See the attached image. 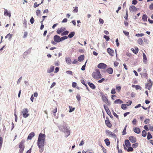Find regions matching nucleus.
<instances>
[{"label": "nucleus", "instance_id": "obj_1", "mask_svg": "<svg viewBox=\"0 0 153 153\" xmlns=\"http://www.w3.org/2000/svg\"><path fill=\"white\" fill-rule=\"evenodd\" d=\"M45 137V134L41 133L39 134L37 142V145L39 148H44Z\"/></svg>", "mask_w": 153, "mask_h": 153}, {"label": "nucleus", "instance_id": "obj_2", "mask_svg": "<svg viewBox=\"0 0 153 153\" xmlns=\"http://www.w3.org/2000/svg\"><path fill=\"white\" fill-rule=\"evenodd\" d=\"M92 77L96 79H99L102 77V75L100 74L99 69H97L92 74Z\"/></svg>", "mask_w": 153, "mask_h": 153}, {"label": "nucleus", "instance_id": "obj_3", "mask_svg": "<svg viewBox=\"0 0 153 153\" xmlns=\"http://www.w3.org/2000/svg\"><path fill=\"white\" fill-rule=\"evenodd\" d=\"M60 130L64 132L65 134V137H67L70 134V131L65 126L59 127Z\"/></svg>", "mask_w": 153, "mask_h": 153}, {"label": "nucleus", "instance_id": "obj_4", "mask_svg": "<svg viewBox=\"0 0 153 153\" xmlns=\"http://www.w3.org/2000/svg\"><path fill=\"white\" fill-rule=\"evenodd\" d=\"M25 141L24 140H22L19 143V147L20 149L18 153H23L25 149Z\"/></svg>", "mask_w": 153, "mask_h": 153}, {"label": "nucleus", "instance_id": "obj_5", "mask_svg": "<svg viewBox=\"0 0 153 153\" xmlns=\"http://www.w3.org/2000/svg\"><path fill=\"white\" fill-rule=\"evenodd\" d=\"M28 110L27 108H24L22 110V113L24 117L26 118L29 115V114L28 113Z\"/></svg>", "mask_w": 153, "mask_h": 153}, {"label": "nucleus", "instance_id": "obj_6", "mask_svg": "<svg viewBox=\"0 0 153 153\" xmlns=\"http://www.w3.org/2000/svg\"><path fill=\"white\" fill-rule=\"evenodd\" d=\"M105 133L108 136L113 137L114 138H116V135L109 130H106L105 131Z\"/></svg>", "mask_w": 153, "mask_h": 153}, {"label": "nucleus", "instance_id": "obj_7", "mask_svg": "<svg viewBox=\"0 0 153 153\" xmlns=\"http://www.w3.org/2000/svg\"><path fill=\"white\" fill-rule=\"evenodd\" d=\"M107 65L103 63H101L99 64L98 65L97 67L100 69H105L106 68Z\"/></svg>", "mask_w": 153, "mask_h": 153}, {"label": "nucleus", "instance_id": "obj_8", "mask_svg": "<svg viewBox=\"0 0 153 153\" xmlns=\"http://www.w3.org/2000/svg\"><path fill=\"white\" fill-rule=\"evenodd\" d=\"M150 83H147L146 84L145 88L146 89H148L149 90H150L151 88V87L152 85V82L150 79L149 80Z\"/></svg>", "mask_w": 153, "mask_h": 153}, {"label": "nucleus", "instance_id": "obj_9", "mask_svg": "<svg viewBox=\"0 0 153 153\" xmlns=\"http://www.w3.org/2000/svg\"><path fill=\"white\" fill-rule=\"evenodd\" d=\"M60 37L57 35H55L53 37L54 40L56 42L59 43L60 42Z\"/></svg>", "mask_w": 153, "mask_h": 153}, {"label": "nucleus", "instance_id": "obj_10", "mask_svg": "<svg viewBox=\"0 0 153 153\" xmlns=\"http://www.w3.org/2000/svg\"><path fill=\"white\" fill-rule=\"evenodd\" d=\"M129 10L131 12H136L137 10V8L134 5L131 6L130 7Z\"/></svg>", "mask_w": 153, "mask_h": 153}, {"label": "nucleus", "instance_id": "obj_11", "mask_svg": "<svg viewBox=\"0 0 153 153\" xmlns=\"http://www.w3.org/2000/svg\"><path fill=\"white\" fill-rule=\"evenodd\" d=\"M129 139L130 141L132 143H135L137 141V140L136 138L133 136L129 137Z\"/></svg>", "mask_w": 153, "mask_h": 153}, {"label": "nucleus", "instance_id": "obj_12", "mask_svg": "<svg viewBox=\"0 0 153 153\" xmlns=\"http://www.w3.org/2000/svg\"><path fill=\"white\" fill-rule=\"evenodd\" d=\"M107 52L111 56H113L114 54V51L110 48H108L107 49Z\"/></svg>", "mask_w": 153, "mask_h": 153}, {"label": "nucleus", "instance_id": "obj_13", "mask_svg": "<svg viewBox=\"0 0 153 153\" xmlns=\"http://www.w3.org/2000/svg\"><path fill=\"white\" fill-rule=\"evenodd\" d=\"M65 30V27H62L60 28H59L57 29L56 31V33L58 34H59L61 33H62Z\"/></svg>", "mask_w": 153, "mask_h": 153}, {"label": "nucleus", "instance_id": "obj_14", "mask_svg": "<svg viewBox=\"0 0 153 153\" xmlns=\"http://www.w3.org/2000/svg\"><path fill=\"white\" fill-rule=\"evenodd\" d=\"M4 16H8L9 17H10L11 15V13L10 12H8L7 9H4Z\"/></svg>", "mask_w": 153, "mask_h": 153}, {"label": "nucleus", "instance_id": "obj_15", "mask_svg": "<svg viewBox=\"0 0 153 153\" xmlns=\"http://www.w3.org/2000/svg\"><path fill=\"white\" fill-rule=\"evenodd\" d=\"M134 131L135 133L139 134L140 133V129L137 127H135L134 128Z\"/></svg>", "mask_w": 153, "mask_h": 153}, {"label": "nucleus", "instance_id": "obj_16", "mask_svg": "<svg viewBox=\"0 0 153 153\" xmlns=\"http://www.w3.org/2000/svg\"><path fill=\"white\" fill-rule=\"evenodd\" d=\"M35 134L34 132H32L30 133L28 135L27 139L31 140L32 138L34 136Z\"/></svg>", "mask_w": 153, "mask_h": 153}, {"label": "nucleus", "instance_id": "obj_17", "mask_svg": "<svg viewBox=\"0 0 153 153\" xmlns=\"http://www.w3.org/2000/svg\"><path fill=\"white\" fill-rule=\"evenodd\" d=\"M105 123L106 126L109 128H111L112 126L111 124L110 123L109 120H106Z\"/></svg>", "mask_w": 153, "mask_h": 153}, {"label": "nucleus", "instance_id": "obj_18", "mask_svg": "<svg viewBox=\"0 0 153 153\" xmlns=\"http://www.w3.org/2000/svg\"><path fill=\"white\" fill-rule=\"evenodd\" d=\"M31 48H29L28 49L27 51L25 52L23 54V57L24 58H25L27 55V54L31 52Z\"/></svg>", "mask_w": 153, "mask_h": 153}, {"label": "nucleus", "instance_id": "obj_19", "mask_svg": "<svg viewBox=\"0 0 153 153\" xmlns=\"http://www.w3.org/2000/svg\"><path fill=\"white\" fill-rule=\"evenodd\" d=\"M143 62L144 63L146 64L147 61V58L144 53H143Z\"/></svg>", "mask_w": 153, "mask_h": 153}, {"label": "nucleus", "instance_id": "obj_20", "mask_svg": "<svg viewBox=\"0 0 153 153\" xmlns=\"http://www.w3.org/2000/svg\"><path fill=\"white\" fill-rule=\"evenodd\" d=\"M125 143L126 146L128 147L131 146V144L128 140H126L125 141Z\"/></svg>", "mask_w": 153, "mask_h": 153}, {"label": "nucleus", "instance_id": "obj_21", "mask_svg": "<svg viewBox=\"0 0 153 153\" xmlns=\"http://www.w3.org/2000/svg\"><path fill=\"white\" fill-rule=\"evenodd\" d=\"M123 146L125 150H127L128 152H132L134 150L133 148L130 146L128 147V149H127V148L125 146L124 144H123Z\"/></svg>", "mask_w": 153, "mask_h": 153}, {"label": "nucleus", "instance_id": "obj_22", "mask_svg": "<svg viewBox=\"0 0 153 153\" xmlns=\"http://www.w3.org/2000/svg\"><path fill=\"white\" fill-rule=\"evenodd\" d=\"M65 61L66 63L68 65L71 64V61L70 58L69 57L65 58Z\"/></svg>", "mask_w": 153, "mask_h": 153}, {"label": "nucleus", "instance_id": "obj_23", "mask_svg": "<svg viewBox=\"0 0 153 153\" xmlns=\"http://www.w3.org/2000/svg\"><path fill=\"white\" fill-rule=\"evenodd\" d=\"M88 84L90 87L92 89H95L96 88L95 86L93 83H91L90 82H88Z\"/></svg>", "mask_w": 153, "mask_h": 153}, {"label": "nucleus", "instance_id": "obj_24", "mask_svg": "<svg viewBox=\"0 0 153 153\" xmlns=\"http://www.w3.org/2000/svg\"><path fill=\"white\" fill-rule=\"evenodd\" d=\"M131 50L135 54H137L138 52V49L137 47L134 48H132Z\"/></svg>", "mask_w": 153, "mask_h": 153}, {"label": "nucleus", "instance_id": "obj_25", "mask_svg": "<svg viewBox=\"0 0 153 153\" xmlns=\"http://www.w3.org/2000/svg\"><path fill=\"white\" fill-rule=\"evenodd\" d=\"M84 55H81L79 56L78 58V60L79 62H82V61L84 59Z\"/></svg>", "mask_w": 153, "mask_h": 153}, {"label": "nucleus", "instance_id": "obj_26", "mask_svg": "<svg viewBox=\"0 0 153 153\" xmlns=\"http://www.w3.org/2000/svg\"><path fill=\"white\" fill-rule=\"evenodd\" d=\"M54 69V66H51L50 68L48 69L47 70V72L48 73H50L53 71Z\"/></svg>", "mask_w": 153, "mask_h": 153}, {"label": "nucleus", "instance_id": "obj_27", "mask_svg": "<svg viewBox=\"0 0 153 153\" xmlns=\"http://www.w3.org/2000/svg\"><path fill=\"white\" fill-rule=\"evenodd\" d=\"M106 71L109 74H111L113 72V69L112 68H110L107 69Z\"/></svg>", "mask_w": 153, "mask_h": 153}, {"label": "nucleus", "instance_id": "obj_28", "mask_svg": "<svg viewBox=\"0 0 153 153\" xmlns=\"http://www.w3.org/2000/svg\"><path fill=\"white\" fill-rule=\"evenodd\" d=\"M147 16L146 14H143L142 16V20L143 22H147Z\"/></svg>", "mask_w": 153, "mask_h": 153}, {"label": "nucleus", "instance_id": "obj_29", "mask_svg": "<svg viewBox=\"0 0 153 153\" xmlns=\"http://www.w3.org/2000/svg\"><path fill=\"white\" fill-rule=\"evenodd\" d=\"M123 101L120 99L116 100L114 101V103L115 104H121L123 103Z\"/></svg>", "mask_w": 153, "mask_h": 153}, {"label": "nucleus", "instance_id": "obj_30", "mask_svg": "<svg viewBox=\"0 0 153 153\" xmlns=\"http://www.w3.org/2000/svg\"><path fill=\"white\" fill-rule=\"evenodd\" d=\"M107 146H108L110 145V142L108 138H106L104 140Z\"/></svg>", "mask_w": 153, "mask_h": 153}, {"label": "nucleus", "instance_id": "obj_31", "mask_svg": "<svg viewBox=\"0 0 153 153\" xmlns=\"http://www.w3.org/2000/svg\"><path fill=\"white\" fill-rule=\"evenodd\" d=\"M137 42L140 45H142L143 44V42L141 38H140L138 39Z\"/></svg>", "mask_w": 153, "mask_h": 153}, {"label": "nucleus", "instance_id": "obj_32", "mask_svg": "<svg viewBox=\"0 0 153 153\" xmlns=\"http://www.w3.org/2000/svg\"><path fill=\"white\" fill-rule=\"evenodd\" d=\"M75 34V33L74 32H71L69 33L68 37L70 38H71Z\"/></svg>", "mask_w": 153, "mask_h": 153}, {"label": "nucleus", "instance_id": "obj_33", "mask_svg": "<svg viewBox=\"0 0 153 153\" xmlns=\"http://www.w3.org/2000/svg\"><path fill=\"white\" fill-rule=\"evenodd\" d=\"M12 35L10 34V33L7 34L5 36V38L6 39L7 38H8V39L9 40H10L11 38L12 37Z\"/></svg>", "mask_w": 153, "mask_h": 153}, {"label": "nucleus", "instance_id": "obj_34", "mask_svg": "<svg viewBox=\"0 0 153 153\" xmlns=\"http://www.w3.org/2000/svg\"><path fill=\"white\" fill-rule=\"evenodd\" d=\"M127 125H126L124 128L122 132V133H123L122 134L123 135H125L126 134V127H127Z\"/></svg>", "mask_w": 153, "mask_h": 153}, {"label": "nucleus", "instance_id": "obj_35", "mask_svg": "<svg viewBox=\"0 0 153 153\" xmlns=\"http://www.w3.org/2000/svg\"><path fill=\"white\" fill-rule=\"evenodd\" d=\"M69 33V31L68 30H65L64 31H63L61 35V36H66Z\"/></svg>", "mask_w": 153, "mask_h": 153}, {"label": "nucleus", "instance_id": "obj_36", "mask_svg": "<svg viewBox=\"0 0 153 153\" xmlns=\"http://www.w3.org/2000/svg\"><path fill=\"white\" fill-rule=\"evenodd\" d=\"M68 38V37L66 36H62L61 37H60V42H62L65 39H67Z\"/></svg>", "mask_w": 153, "mask_h": 153}, {"label": "nucleus", "instance_id": "obj_37", "mask_svg": "<svg viewBox=\"0 0 153 153\" xmlns=\"http://www.w3.org/2000/svg\"><path fill=\"white\" fill-rule=\"evenodd\" d=\"M152 138V136L150 132H148L147 133V139L148 140H149Z\"/></svg>", "mask_w": 153, "mask_h": 153}, {"label": "nucleus", "instance_id": "obj_38", "mask_svg": "<svg viewBox=\"0 0 153 153\" xmlns=\"http://www.w3.org/2000/svg\"><path fill=\"white\" fill-rule=\"evenodd\" d=\"M146 134H147V132H146V131L145 130H143L142 132V136L143 137H145L146 136Z\"/></svg>", "mask_w": 153, "mask_h": 153}, {"label": "nucleus", "instance_id": "obj_39", "mask_svg": "<svg viewBox=\"0 0 153 153\" xmlns=\"http://www.w3.org/2000/svg\"><path fill=\"white\" fill-rule=\"evenodd\" d=\"M127 104H122L121 106V108L123 110H125L126 108Z\"/></svg>", "mask_w": 153, "mask_h": 153}, {"label": "nucleus", "instance_id": "obj_40", "mask_svg": "<svg viewBox=\"0 0 153 153\" xmlns=\"http://www.w3.org/2000/svg\"><path fill=\"white\" fill-rule=\"evenodd\" d=\"M69 108H70V110H69V112H72L75 109V108H72V107L71 106H69Z\"/></svg>", "mask_w": 153, "mask_h": 153}, {"label": "nucleus", "instance_id": "obj_41", "mask_svg": "<svg viewBox=\"0 0 153 153\" xmlns=\"http://www.w3.org/2000/svg\"><path fill=\"white\" fill-rule=\"evenodd\" d=\"M138 145V143H135L132 145V146L133 148H136Z\"/></svg>", "mask_w": 153, "mask_h": 153}, {"label": "nucleus", "instance_id": "obj_42", "mask_svg": "<svg viewBox=\"0 0 153 153\" xmlns=\"http://www.w3.org/2000/svg\"><path fill=\"white\" fill-rule=\"evenodd\" d=\"M102 100L103 101L105 102H108V100L107 98L104 96L102 97Z\"/></svg>", "mask_w": 153, "mask_h": 153}, {"label": "nucleus", "instance_id": "obj_43", "mask_svg": "<svg viewBox=\"0 0 153 153\" xmlns=\"http://www.w3.org/2000/svg\"><path fill=\"white\" fill-rule=\"evenodd\" d=\"M144 34L143 33H140V34L138 33V34H136L135 35V36H137V37H139V36L141 37V36H144Z\"/></svg>", "mask_w": 153, "mask_h": 153}, {"label": "nucleus", "instance_id": "obj_44", "mask_svg": "<svg viewBox=\"0 0 153 153\" xmlns=\"http://www.w3.org/2000/svg\"><path fill=\"white\" fill-rule=\"evenodd\" d=\"M126 16H124V18L126 20H127L128 19V11L127 9L126 10Z\"/></svg>", "mask_w": 153, "mask_h": 153}, {"label": "nucleus", "instance_id": "obj_45", "mask_svg": "<svg viewBox=\"0 0 153 153\" xmlns=\"http://www.w3.org/2000/svg\"><path fill=\"white\" fill-rule=\"evenodd\" d=\"M27 21L25 19H24L23 20V24L24 25L25 27H26L27 26Z\"/></svg>", "mask_w": 153, "mask_h": 153}, {"label": "nucleus", "instance_id": "obj_46", "mask_svg": "<svg viewBox=\"0 0 153 153\" xmlns=\"http://www.w3.org/2000/svg\"><path fill=\"white\" fill-rule=\"evenodd\" d=\"M87 60L86 61V62H85V64L82 66V68H81V70H82V71H84L85 70V66H86V64L87 63Z\"/></svg>", "mask_w": 153, "mask_h": 153}, {"label": "nucleus", "instance_id": "obj_47", "mask_svg": "<svg viewBox=\"0 0 153 153\" xmlns=\"http://www.w3.org/2000/svg\"><path fill=\"white\" fill-rule=\"evenodd\" d=\"M76 98L77 99L78 101H79L80 100L81 97L79 94H77L76 96Z\"/></svg>", "mask_w": 153, "mask_h": 153}, {"label": "nucleus", "instance_id": "obj_48", "mask_svg": "<svg viewBox=\"0 0 153 153\" xmlns=\"http://www.w3.org/2000/svg\"><path fill=\"white\" fill-rule=\"evenodd\" d=\"M104 38L107 41H108L110 39L109 36L106 35H104Z\"/></svg>", "mask_w": 153, "mask_h": 153}, {"label": "nucleus", "instance_id": "obj_49", "mask_svg": "<svg viewBox=\"0 0 153 153\" xmlns=\"http://www.w3.org/2000/svg\"><path fill=\"white\" fill-rule=\"evenodd\" d=\"M135 88L136 90H138V89H141V87L139 85H136V87H135Z\"/></svg>", "mask_w": 153, "mask_h": 153}, {"label": "nucleus", "instance_id": "obj_50", "mask_svg": "<svg viewBox=\"0 0 153 153\" xmlns=\"http://www.w3.org/2000/svg\"><path fill=\"white\" fill-rule=\"evenodd\" d=\"M123 33L126 36H129V32L128 31H123Z\"/></svg>", "mask_w": 153, "mask_h": 153}, {"label": "nucleus", "instance_id": "obj_51", "mask_svg": "<svg viewBox=\"0 0 153 153\" xmlns=\"http://www.w3.org/2000/svg\"><path fill=\"white\" fill-rule=\"evenodd\" d=\"M34 19L33 17H32L30 20V22L31 24H33L34 22Z\"/></svg>", "mask_w": 153, "mask_h": 153}, {"label": "nucleus", "instance_id": "obj_52", "mask_svg": "<svg viewBox=\"0 0 153 153\" xmlns=\"http://www.w3.org/2000/svg\"><path fill=\"white\" fill-rule=\"evenodd\" d=\"M116 90L118 91V92H120V90L121 89V87L117 86H116Z\"/></svg>", "mask_w": 153, "mask_h": 153}, {"label": "nucleus", "instance_id": "obj_53", "mask_svg": "<svg viewBox=\"0 0 153 153\" xmlns=\"http://www.w3.org/2000/svg\"><path fill=\"white\" fill-rule=\"evenodd\" d=\"M106 111L107 114L109 115H111V112L109 109L106 110V111Z\"/></svg>", "mask_w": 153, "mask_h": 153}, {"label": "nucleus", "instance_id": "obj_54", "mask_svg": "<svg viewBox=\"0 0 153 153\" xmlns=\"http://www.w3.org/2000/svg\"><path fill=\"white\" fill-rule=\"evenodd\" d=\"M137 122V120L136 119H134L132 121V123L134 125H135Z\"/></svg>", "mask_w": 153, "mask_h": 153}, {"label": "nucleus", "instance_id": "obj_55", "mask_svg": "<svg viewBox=\"0 0 153 153\" xmlns=\"http://www.w3.org/2000/svg\"><path fill=\"white\" fill-rule=\"evenodd\" d=\"M36 15L37 16H39V15L40 13V10H37L36 11Z\"/></svg>", "mask_w": 153, "mask_h": 153}, {"label": "nucleus", "instance_id": "obj_56", "mask_svg": "<svg viewBox=\"0 0 153 153\" xmlns=\"http://www.w3.org/2000/svg\"><path fill=\"white\" fill-rule=\"evenodd\" d=\"M111 93L112 94H114L116 93L115 90L114 88L112 89L111 91Z\"/></svg>", "mask_w": 153, "mask_h": 153}, {"label": "nucleus", "instance_id": "obj_57", "mask_svg": "<svg viewBox=\"0 0 153 153\" xmlns=\"http://www.w3.org/2000/svg\"><path fill=\"white\" fill-rule=\"evenodd\" d=\"M150 121L149 119H147L144 121V123L145 124H148Z\"/></svg>", "mask_w": 153, "mask_h": 153}, {"label": "nucleus", "instance_id": "obj_58", "mask_svg": "<svg viewBox=\"0 0 153 153\" xmlns=\"http://www.w3.org/2000/svg\"><path fill=\"white\" fill-rule=\"evenodd\" d=\"M66 72L68 74H70L71 75H73L72 72V71H66Z\"/></svg>", "mask_w": 153, "mask_h": 153}, {"label": "nucleus", "instance_id": "obj_59", "mask_svg": "<svg viewBox=\"0 0 153 153\" xmlns=\"http://www.w3.org/2000/svg\"><path fill=\"white\" fill-rule=\"evenodd\" d=\"M149 8L151 10H153V3L151 4L149 6Z\"/></svg>", "mask_w": 153, "mask_h": 153}, {"label": "nucleus", "instance_id": "obj_60", "mask_svg": "<svg viewBox=\"0 0 153 153\" xmlns=\"http://www.w3.org/2000/svg\"><path fill=\"white\" fill-rule=\"evenodd\" d=\"M105 79L104 78H102L100 80H99L98 81V82L99 83H102V82H103L104 80H105Z\"/></svg>", "mask_w": 153, "mask_h": 153}, {"label": "nucleus", "instance_id": "obj_61", "mask_svg": "<svg viewBox=\"0 0 153 153\" xmlns=\"http://www.w3.org/2000/svg\"><path fill=\"white\" fill-rule=\"evenodd\" d=\"M113 114L114 115V116L115 117H116L117 118H118V116L117 114L114 112L113 111Z\"/></svg>", "mask_w": 153, "mask_h": 153}, {"label": "nucleus", "instance_id": "obj_62", "mask_svg": "<svg viewBox=\"0 0 153 153\" xmlns=\"http://www.w3.org/2000/svg\"><path fill=\"white\" fill-rule=\"evenodd\" d=\"M127 103L128 104H127V105L129 106L131 105L132 103V101L131 100H129L128 102H127Z\"/></svg>", "mask_w": 153, "mask_h": 153}, {"label": "nucleus", "instance_id": "obj_63", "mask_svg": "<svg viewBox=\"0 0 153 153\" xmlns=\"http://www.w3.org/2000/svg\"><path fill=\"white\" fill-rule=\"evenodd\" d=\"M59 70V67H57L55 69V71L54 72V73H57Z\"/></svg>", "mask_w": 153, "mask_h": 153}, {"label": "nucleus", "instance_id": "obj_64", "mask_svg": "<svg viewBox=\"0 0 153 153\" xmlns=\"http://www.w3.org/2000/svg\"><path fill=\"white\" fill-rule=\"evenodd\" d=\"M76 82H73L72 83V86L75 88L76 87Z\"/></svg>", "mask_w": 153, "mask_h": 153}]
</instances>
